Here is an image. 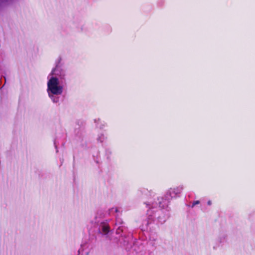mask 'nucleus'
Masks as SVG:
<instances>
[{
	"label": "nucleus",
	"instance_id": "f03ea898",
	"mask_svg": "<svg viewBox=\"0 0 255 255\" xmlns=\"http://www.w3.org/2000/svg\"><path fill=\"white\" fill-rule=\"evenodd\" d=\"M65 70L60 66L57 65L52 70L51 72L48 75V77H54L61 81L65 82Z\"/></svg>",
	"mask_w": 255,
	"mask_h": 255
},
{
	"label": "nucleus",
	"instance_id": "7ed1b4c3",
	"mask_svg": "<svg viewBox=\"0 0 255 255\" xmlns=\"http://www.w3.org/2000/svg\"><path fill=\"white\" fill-rule=\"evenodd\" d=\"M183 188H184L182 185L176 188H170L168 190L167 194L171 198L175 197L177 195L180 194L182 191Z\"/></svg>",
	"mask_w": 255,
	"mask_h": 255
},
{
	"label": "nucleus",
	"instance_id": "1a4fd4ad",
	"mask_svg": "<svg viewBox=\"0 0 255 255\" xmlns=\"http://www.w3.org/2000/svg\"><path fill=\"white\" fill-rule=\"evenodd\" d=\"M211 204H212V202H211V201H209L208 202V205H211Z\"/></svg>",
	"mask_w": 255,
	"mask_h": 255
},
{
	"label": "nucleus",
	"instance_id": "39448f33",
	"mask_svg": "<svg viewBox=\"0 0 255 255\" xmlns=\"http://www.w3.org/2000/svg\"><path fill=\"white\" fill-rule=\"evenodd\" d=\"M102 231L103 234L107 235L109 232V227L106 224H104L102 226Z\"/></svg>",
	"mask_w": 255,
	"mask_h": 255
},
{
	"label": "nucleus",
	"instance_id": "6e6552de",
	"mask_svg": "<svg viewBox=\"0 0 255 255\" xmlns=\"http://www.w3.org/2000/svg\"><path fill=\"white\" fill-rule=\"evenodd\" d=\"M8 1H9V0H1V2L4 3L5 2H7Z\"/></svg>",
	"mask_w": 255,
	"mask_h": 255
},
{
	"label": "nucleus",
	"instance_id": "20e7f679",
	"mask_svg": "<svg viewBox=\"0 0 255 255\" xmlns=\"http://www.w3.org/2000/svg\"><path fill=\"white\" fill-rule=\"evenodd\" d=\"M104 217V214L100 212L96 214L94 219L92 221L93 223L98 224L101 222V219Z\"/></svg>",
	"mask_w": 255,
	"mask_h": 255
},
{
	"label": "nucleus",
	"instance_id": "f257e3e1",
	"mask_svg": "<svg viewBox=\"0 0 255 255\" xmlns=\"http://www.w3.org/2000/svg\"><path fill=\"white\" fill-rule=\"evenodd\" d=\"M64 83L55 78L47 77V92L53 102L57 103L59 101V96L62 94L64 91Z\"/></svg>",
	"mask_w": 255,
	"mask_h": 255
},
{
	"label": "nucleus",
	"instance_id": "0eeeda50",
	"mask_svg": "<svg viewBox=\"0 0 255 255\" xmlns=\"http://www.w3.org/2000/svg\"><path fill=\"white\" fill-rule=\"evenodd\" d=\"M200 203L199 201H196L193 203V204L192 205V207H194L196 205L199 204Z\"/></svg>",
	"mask_w": 255,
	"mask_h": 255
},
{
	"label": "nucleus",
	"instance_id": "423d86ee",
	"mask_svg": "<svg viewBox=\"0 0 255 255\" xmlns=\"http://www.w3.org/2000/svg\"><path fill=\"white\" fill-rule=\"evenodd\" d=\"M118 211V209L117 208H113L111 209L110 212H117Z\"/></svg>",
	"mask_w": 255,
	"mask_h": 255
}]
</instances>
